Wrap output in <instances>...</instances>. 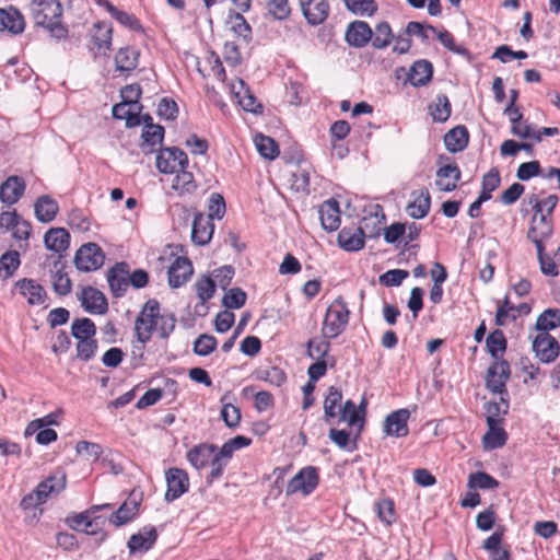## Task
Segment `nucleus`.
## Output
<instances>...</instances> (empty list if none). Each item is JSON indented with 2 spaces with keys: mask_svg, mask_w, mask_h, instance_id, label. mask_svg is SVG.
<instances>
[{
  "mask_svg": "<svg viewBox=\"0 0 560 560\" xmlns=\"http://www.w3.org/2000/svg\"><path fill=\"white\" fill-rule=\"evenodd\" d=\"M535 327L540 332H548V330L560 327V310L548 308L544 311L538 316Z\"/></svg>",
  "mask_w": 560,
  "mask_h": 560,
  "instance_id": "79ce46f5",
  "label": "nucleus"
},
{
  "mask_svg": "<svg viewBox=\"0 0 560 560\" xmlns=\"http://www.w3.org/2000/svg\"><path fill=\"white\" fill-rule=\"evenodd\" d=\"M510 377V365L505 360L494 361L487 371L486 385L493 393H506V381Z\"/></svg>",
  "mask_w": 560,
  "mask_h": 560,
  "instance_id": "1a4fd4ad",
  "label": "nucleus"
},
{
  "mask_svg": "<svg viewBox=\"0 0 560 560\" xmlns=\"http://www.w3.org/2000/svg\"><path fill=\"white\" fill-rule=\"evenodd\" d=\"M195 288L197 296L202 303H205L214 295L215 282L211 277L203 276L196 281Z\"/></svg>",
  "mask_w": 560,
  "mask_h": 560,
  "instance_id": "3c124183",
  "label": "nucleus"
},
{
  "mask_svg": "<svg viewBox=\"0 0 560 560\" xmlns=\"http://www.w3.org/2000/svg\"><path fill=\"white\" fill-rule=\"evenodd\" d=\"M213 456L214 445L210 444L197 445L187 453V459L196 469L206 467Z\"/></svg>",
  "mask_w": 560,
  "mask_h": 560,
  "instance_id": "e433bc0d",
  "label": "nucleus"
},
{
  "mask_svg": "<svg viewBox=\"0 0 560 560\" xmlns=\"http://www.w3.org/2000/svg\"><path fill=\"white\" fill-rule=\"evenodd\" d=\"M104 4V8L110 13V15L116 19L120 24L125 25V26H128L132 30H137L139 27V22L138 20L127 13V12H124V11H120L118 10L117 8H115L108 0H102V2Z\"/></svg>",
  "mask_w": 560,
  "mask_h": 560,
  "instance_id": "8fccbe9b",
  "label": "nucleus"
},
{
  "mask_svg": "<svg viewBox=\"0 0 560 560\" xmlns=\"http://www.w3.org/2000/svg\"><path fill=\"white\" fill-rule=\"evenodd\" d=\"M319 219L324 230L332 232L340 225V209L336 200L329 199L319 208Z\"/></svg>",
  "mask_w": 560,
  "mask_h": 560,
  "instance_id": "a878e982",
  "label": "nucleus"
},
{
  "mask_svg": "<svg viewBox=\"0 0 560 560\" xmlns=\"http://www.w3.org/2000/svg\"><path fill=\"white\" fill-rule=\"evenodd\" d=\"M306 348L307 355L311 359L323 360V358L327 355L330 349V343L326 338L319 341H316L315 339H310L306 343Z\"/></svg>",
  "mask_w": 560,
  "mask_h": 560,
  "instance_id": "680f3d73",
  "label": "nucleus"
},
{
  "mask_svg": "<svg viewBox=\"0 0 560 560\" xmlns=\"http://www.w3.org/2000/svg\"><path fill=\"white\" fill-rule=\"evenodd\" d=\"M155 164L161 173L171 174L176 173L180 168H186L188 158L183 150L176 147L164 148L156 155Z\"/></svg>",
  "mask_w": 560,
  "mask_h": 560,
  "instance_id": "423d86ee",
  "label": "nucleus"
},
{
  "mask_svg": "<svg viewBox=\"0 0 560 560\" xmlns=\"http://www.w3.org/2000/svg\"><path fill=\"white\" fill-rule=\"evenodd\" d=\"M34 211L39 222L48 223L56 218L59 206L51 197L44 195L37 198L34 205Z\"/></svg>",
  "mask_w": 560,
  "mask_h": 560,
  "instance_id": "c756f323",
  "label": "nucleus"
},
{
  "mask_svg": "<svg viewBox=\"0 0 560 560\" xmlns=\"http://www.w3.org/2000/svg\"><path fill=\"white\" fill-rule=\"evenodd\" d=\"M341 399V390L335 386H330L324 400V415L326 419L335 418L338 415L336 408L340 406Z\"/></svg>",
  "mask_w": 560,
  "mask_h": 560,
  "instance_id": "49530a36",
  "label": "nucleus"
},
{
  "mask_svg": "<svg viewBox=\"0 0 560 560\" xmlns=\"http://www.w3.org/2000/svg\"><path fill=\"white\" fill-rule=\"evenodd\" d=\"M44 244L47 249L59 254V257L54 261V267L60 265L62 254L69 248L70 234L63 228H51L44 235Z\"/></svg>",
  "mask_w": 560,
  "mask_h": 560,
  "instance_id": "9b49d317",
  "label": "nucleus"
},
{
  "mask_svg": "<svg viewBox=\"0 0 560 560\" xmlns=\"http://www.w3.org/2000/svg\"><path fill=\"white\" fill-rule=\"evenodd\" d=\"M460 170L455 163L444 165L436 171L435 185L441 191H453L460 179Z\"/></svg>",
  "mask_w": 560,
  "mask_h": 560,
  "instance_id": "5701e85b",
  "label": "nucleus"
},
{
  "mask_svg": "<svg viewBox=\"0 0 560 560\" xmlns=\"http://www.w3.org/2000/svg\"><path fill=\"white\" fill-rule=\"evenodd\" d=\"M158 537V529L154 526L148 525L142 527L138 533L129 537L127 541L129 553L137 555L148 552L155 545Z\"/></svg>",
  "mask_w": 560,
  "mask_h": 560,
  "instance_id": "6e6552de",
  "label": "nucleus"
},
{
  "mask_svg": "<svg viewBox=\"0 0 560 560\" xmlns=\"http://www.w3.org/2000/svg\"><path fill=\"white\" fill-rule=\"evenodd\" d=\"M328 436L340 448H345L350 452L357 448L354 442L352 443V446H350V434L346 430L330 429Z\"/></svg>",
  "mask_w": 560,
  "mask_h": 560,
  "instance_id": "69168bd1",
  "label": "nucleus"
},
{
  "mask_svg": "<svg viewBox=\"0 0 560 560\" xmlns=\"http://www.w3.org/2000/svg\"><path fill=\"white\" fill-rule=\"evenodd\" d=\"M139 51L131 47L120 48L115 56L116 70L119 72H131L138 66Z\"/></svg>",
  "mask_w": 560,
  "mask_h": 560,
  "instance_id": "f704fd0d",
  "label": "nucleus"
},
{
  "mask_svg": "<svg viewBox=\"0 0 560 560\" xmlns=\"http://www.w3.org/2000/svg\"><path fill=\"white\" fill-rule=\"evenodd\" d=\"M318 483V474L315 467L308 466L301 469L288 483L287 494L301 492L310 494Z\"/></svg>",
  "mask_w": 560,
  "mask_h": 560,
  "instance_id": "0eeeda50",
  "label": "nucleus"
},
{
  "mask_svg": "<svg viewBox=\"0 0 560 560\" xmlns=\"http://www.w3.org/2000/svg\"><path fill=\"white\" fill-rule=\"evenodd\" d=\"M300 7L311 25H319L328 18L329 4L326 0H300Z\"/></svg>",
  "mask_w": 560,
  "mask_h": 560,
  "instance_id": "2eb2a0df",
  "label": "nucleus"
},
{
  "mask_svg": "<svg viewBox=\"0 0 560 560\" xmlns=\"http://www.w3.org/2000/svg\"><path fill=\"white\" fill-rule=\"evenodd\" d=\"M394 39L392 28L388 23L381 22L376 25L375 31L372 32V45L374 48L382 49L387 47Z\"/></svg>",
  "mask_w": 560,
  "mask_h": 560,
  "instance_id": "a18cd8bd",
  "label": "nucleus"
},
{
  "mask_svg": "<svg viewBox=\"0 0 560 560\" xmlns=\"http://www.w3.org/2000/svg\"><path fill=\"white\" fill-rule=\"evenodd\" d=\"M433 73L432 63L425 59L416 61L409 69L408 81L413 86L425 85L430 82Z\"/></svg>",
  "mask_w": 560,
  "mask_h": 560,
  "instance_id": "7c9ffc66",
  "label": "nucleus"
},
{
  "mask_svg": "<svg viewBox=\"0 0 560 560\" xmlns=\"http://www.w3.org/2000/svg\"><path fill=\"white\" fill-rule=\"evenodd\" d=\"M468 487L470 489H494L499 481L487 472L478 471L469 475Z\"/></svg>",
  "mask_w": 560,
  "mask_h": 560,
  "instance_id": "09e8293b",
  "label": "nucleus"
},
{
  "mask_svg": "<svg viewBox=\"0 0 560 560\" xmlns=\"http://www.w3.org/2000/svg\"><path fill=\"white\" fill-rule=\"evenodd\" d=\"M506 432L499 427V423L488 425V432L482 438L485 450H495L502 447L506 442Z\"/></svg>",
  "mask_w": 560,
  "mask_h": 560,
  "instance_id": "ea45409f",
  "label": "nucleus"
},
{
  "mask_svg": "<svg viewBox=\"0 0 560 560\" xmlns=\"http://www.w3.org/2000/svg\"><path fill=\"white\" fill-rule=\"evenodd\" d=\"M71 335L78 341L93 339L96 335V326L90 318H75L71 324Z\"/></svg>",
  "mask_w": 560,
  "mask_h": 560,
  "instance_id": "58836bf2",
  "label": "nucleus"
},
{
  "mask_svg": "<svg viewBox=\"0 0 560 560\" xmlns=\"http://www.w3.org/2000/svg\"><path fill=\"white\" fill-rule=\"evenodd\" d=\"M97 350V341L95 338L88 340H80L77 342L75 351L77 358L81 361L88 362L95 357Z\"/></svg>",
  "mask_w": 560,
  "mask_h": 560,
  "instance_id": "052dcab7",
  "label": "nucleus"
},
{
  "mask_svg": "<svg viewBox=\"0 0 560 560\" xmlns=\"http://www.w3.org/2000/svg\"><path fill=\"white\" fill-rule=\"evenodd\" d=\"M231 93L237 100L240 106L246 112L256 113V108L260 107V104L257 103L250 89L242 79H237L231 83Z\"/></svg>",
  "mask_w": 560,
  "mask_h": 560,
  "instance_id": "b1692460",
  "label": "nucleus"
},
{
  "mask_svg": "<svg viewBox=\"0 0 560 560\" xmlns=\"http://www.w3.org/2000/svg\"><path fill=\"white\" fill-rule=\"evenodd\" d=\"M552 230L551 218L545 214L533 215L527 237L535 244L536 252H541L542 241L551 236Z\"/></svg>",
  "mask_w": 560,
  "mask_h": 560,
  "instance_id": "9d476101",
  "label": "nucleus"
},
{
  "mask_svg": "<svg viewBox=\"0 0 560 560\" xmlns=\"http://www.w3.org/2000/svg\"><path fill=\"white\" fill-rule=\"evenodd\" d=\"M350 311L341 298H337L328 307L322 326V335L326 339L338 337L347 327Z\"/></svg>",
  "mask_w": 560,
  "mask_h": 560,
  "instance_id": "7ed1b4c3",
  "label": "nucleus"
},
{
  "mask_svg": "<svg viewBox=\"0 0 560 560\" xmlns=\"http://www.w3.org/2000/svg\"><path fill=\"white\" fill-rule=\"evenodd\" d=\"M257 377L276 386H281L287 380L285 373L278 366L258 370Z\"/></svg>",
  "mask_w": 560,
  "mask_h": 560,
  "instance_id": "5fc2aeb1",
  "label": "nucleus"
},
{
  "mask_svg": "<svg viewBox=\"0 0 560 560\" xmlns=\"http://www.w3.org/2000/svg\"><path fill=\"white\" fill-rule=\"evenodd\" d=\"M217 347V339L207 334L200 335L194 342V352L198 355L206 357L210 354Z\"/></svg>",
  "mask_w": 560,
  "mask_h": 560,
  "instance_id": "bf43d9fd",
  "label": "nucleus"
},
{
  "mask_svg": "<svg viewBox=\"0 0 560 560\" xmlns=\"http://www.w3.org/2000/svg\"><path fill=\"white\" fill-rule=\"evenodd\" d=\"M541 172L540 163L538 161H530L526 163H522L517 171L516 177L520 180H528L534 176H538Z\"/></svg>",
  "mask_w": 560,
  "mask_h": 560,
  "instance_id": "774afa93",
  "label": "nucleus"
},
{
  "mask_svg": "<svg viewBox=\"0 0 560 560\" xmlns=\"http://www.w3.org/2000/svg\"><path fill=\"white\" fill-rule=\"evenodd\" d=\"M385 220V215L375 213H370L369 215L362 218L360 221L359 230L363 236V238H377L381 235L382 226Z\"/></svg>",
  "mask_w": 560,
  "mask_h": 560,
  "instance_id": "c9c22d12",
  "label": "nucleus"
},
{
  "mask_svg": "<svg viewBox=\"0 0 560 560\" xmlns=\"http://www.w3.org/2000/svg\"><path fill=\"white\" fill-rule=\"evenodd\" d=\"M67 485L66 474L58 471L48 476L37 487L24 495L20 502L23 510H32L44 504L49 497L59 494Z\"/></svg>",
  "mask_w": 560,
  "mask_h": 560,
  "instance_id": "f03ea898",
  "label": "nucleus"
},
{
  "mask_svg": "<svg viewBox=\"0 0 560 560\" xmlns=\"http://www.w3.org/2000/svg\"><path fill=\"white\" fill-rule=\"evenodd\" d=\"M365 407V398L362 399L359 407H357L352 400H347L338 412L340 420L347 421L351 427L358 425V434H360L364 425Z\"/></svg>",
  "mask_w": 560,
  "mask_h": 560,
  "instance_id": "4be33fe9",
  "label": "nucleus"
},
{
  "mask_svg": "<svg viewBox=\"0 0 560 560\" xmlns=\"http://www.w3.org/2000/svg\"><path fill=\"white\" fill-rule=\"evenodd\" d=\"M451 115V103L446 95H439L431 110V116L435 121H446Z\"/></svg>",
  "mask_w": 560,
  "mask_h": 560,
  "instance_id": "6e6d98bb",
  "label": "nucleus"
},
{
  "mask_svg": "<svg viewBox=\"0 0 560 560\" xmlns=\"http://www.w3.org/2000/svg\"><path fill=\"white\" fill-rule=\"evenodd\" d=\"M130 272L129 265L127 262H117L114 267H112L107 272V281L110 288L112 293L120 298L122 296L128 287L129 280L128 275Z\"/></svg>",
  "mask_w": 560,
  "mask_h": 560,
  "instance_id": "4468645a",
  "label": "nucleus"
},
{
  "mask_svg": "<svg viewBox=\"0 0 560 560\" xmlns=\"http://www.w3.org/2000/svg\"><path fill=\"white\" fill-rule=\"evenodd\" d=\"M100 520L101 517L98 516L92 517L85 510L84 512L68 517L67 523L73 530H82L88 535H95L96 529H89V526L98 525Z\"/></svg>",
  "mask_w": 560,
  "mask_h": 560,
  "instance_id": "4c0bfd02",
  "label": "nucleus"
},
{
  "mask_svg": "<svg viewBox=\"0 0 560 560\" xmlns=\"http://www.w3.org/2000/svg\"><path fill=\"white\" fill-rule=\"evenodd\" d=\"M409 272L404 269H392L381 275L378 281L385 287H398L407 279Z\"/></svg>",
  "mask_w": 560,
  "mask_h": 560,
  "instance_id": "e2e57ef3",
  "label": "nucleus"
},
{
  "mask_svg": "<svg viewBox=\"0 0 560 560\" xmlns=\"http://www.w3.org/2000/svg\"><path fill=\"white\" fill-rule=\"evenodd\" d=\"M52 288L58 295H67L71 292L72 283L67 272L63 271V267L57 268L52 276Z\"/></svg>",
  "mask_w": 560,
  "mask_h": 560,
  "instance_id": "864d4df0",
  "label": "nucleus"
},
{
  "mask_svg": "<svg viewBox=\"0 0 560 560\" xmlns=\"http://www.w3.org/2000/svg\"><path fill=\"white\" fill-rule=\"evenodd\" d=\"M267 9L277 20H284L290 14L288 0H267Z\"/></svg>",
  "mask_w": 560,
  "mask_h": 560,
  "instance_id": "338daca9",
  "label": "nucleus"
},
{
  "mask_svg": "<svg viewBox=\"0 0 560 560\" xmlns=\"http://www.w3.org/2000/svg\"><path fill=\"white\" fill-rule=\"evenodd\" d=\"M20 254L9 250L0 257V272L4 271V278L11 277L20 266Z\"/></svg>",
  "mask_w": 560,
  "mask_h": 560,
  "instance_id": "603ef678",
  "label": "nucleus"
},
{
  "mask_svg": "<svg viewBox=\"0 0 560 560\" xmlns=\"http://www.w3.org/2000/svg\"><path fill=\"white\" fill-rule=\"evenodd\" d=\"M410 411L408 409H398L389 413L384 420V432L386 435L404 438L408 434V419Z\"/></svg>",
  "mask_w": 560,
  "mask_h": 560,
  "instance_id": "dca6fc26",
  "label": "nucleus"
},
{
  "mask_svg": "<svg viewBox=\"0 0 560 560\" xmlns=\"http://www.w3.org/2000/svg\"><path fill=\"white\" fill-rule=\"evenodd\" d=\"M338 244L348 252H357L363 248L364 238L358 229L343 228L338 234Z\"/></svg>",
  "mask_w": 560,
  "mask_h": 560,
  "instance_id": "473e14b6",
  "label": "nucleus"
},
{
  "mask_svg": "<svg viewBox=\"0 0 560 560\" xmlns=\"http://www.w3.org/2000/svg\"><path fill=\"white\" fill-rule=\"evenodd\" d=\"M141 137L143 140L142 150L145 151V148H149L150 150L152 147L162 142L164 137V128L153 122L147 124Z\"/></svg>",
  "mask_w": 560,
  "mask_h": 560,
  "instance_id": "c03bdc74",
  "label": "nucleus"
},
{
  "mask_svg": "<svg viewBox=\"0 0 560 560\" xmlns=\"http://www.w3.org/2000/svg\"><path fill=\"white\" fill-rule=\"evenodd\" d=\"M159 318V302L149 300L141 308L135 320V331L137 340L145 345L156 329Z\"/></svg>",
  "mask_w": 560,
  "mask_h": 560,
  "instance_id": "20e7f679",
  "label": "nucleus"
},
{
  "mask_svg": "<svg viewBox=\"0 0 560 560\" xmlns=\"http://www.w3.org/2000/svg\"><path fill=\"white\" fill-rule=\"evenodd\" d=\"M28 10L35 24L48 30L52 37L62 39L68 36V27L60 22L62 5L59 0H32Z\"/></svg>",
  "mask_w": 560,
  "mask_h": 560,
  "instance_id": "f257e3e1",
  "label": "nucleus"
},
{
  "mask_svg": "<svg viewBox=\"0 0 560 560\" xmlns=\"http://www.w3.org/2000/svg\"><path fill=\"white\" fill-rule=\"evenodd\" d=\"M347 8L354 14L360 15H372L376 10L377 5L374 0H343Z\"/></svg>",
  "mask_w": 560,
  "mask_h": 560,
  "instance_id": "13d9d810",
  "label": "nucleus"
},
{
  "mask_svg": "<svg viewBox=\"0 0 560 560\" xmlns=\"http://www.w3.org/2000/svg\"><path fill=\"white\" fill-rule=\"evenodd\" d=\"M167 275L170 285L172 288H179L192 275V265L187 257H177L170 266Z\"/></svg>",
  "mask_w": 560,
  "mask_h": 560,
  "instance_id": "aec40b11",
  "label": "nucleus"
},
{
  "mask_svg": "<svg viewBox=\"0 0 560 560\" xmlns=\"http://www.w3.org/2000/svg\"><path fill=\"white\" fill-rule=\"evenodd\" d=\"M141 105L135 101H124L113 106L112 114L116 119H125L126 126L131 128L140 125Z\"/></svg>",
  "mask_w": 560,
  "mask_h": 560,
  "instance_id": "412c9836",
  "label": "nucleus"
},
{
  "mask_svg": "<svg viewBox=\"0 0 560 560\" xmlns=\"http://www.w3.org/2000/svg\"><path fill=\"white\" fill-rule=\"evenodd\" d=\"M138 509L139 502H125L110 515L109 522L115 526L125 525L136 516Z\"/></svg>",
  "mask_w": 560,
  "mask_h": 560,
  "instance_id": "a19ab883",
  "label": "nucleus"
},
{
  "mask_svg": "<svg viewBox=\"0 0 560 560\" xmlns=\"http://www.w3.org/2000/svg\"><path fill=\"white\" fill-rule=\"evenodd\" d=\"M372 39V30L366 22L354 21L349 24L346 40L350 46L364 47Z\"/></svg>",
  "mask_w": 560,
  "mask_h": 560,
  "instance_id": "393cba45",
  "label": "nucleus"
},
{
  "mask_svg": "<svg viewBox=\"0 0 560 560\" xmlns=\"http://www.w3.org/2000/svg\"><path fill=\"white\" fill-rule=\"evenodd\" d=\"M25 182L19 176H9L0 186L1 202L12 206L16 203L25 191Z\"/></svg>",
  "mask_w": 560,
  "mask_h": 560,
  "instance_id": "f3484780",
  "label": "nucleus"
},
{
  "mask_svg": "<svg viewBox=\"0 0 560 560\" xmlns=\"http://www.w3.org/2000/svg\"><path fill=\"white\" fill-rule=\"evenodd\" d=\"M489 353L498 359L506 349V339L501 330L492 331L486 339Z\"/></svg>",
  "mask_w": 560,
  "mask_h": 560,
  "instance_id": "de8ad7c7",
  "label": "nucleus"
},
{
  "mask_svg": "<svg viewBox=\"0 0 560 560\" xmlns=\"http://www.w3.org/2000/svg\"><path fill=\"white\" fill-rule=\"evenodd\" d=\"M167 490L165 500L171 502L178 499L188 491L189 480L185 470L179 468H171L166 472Z\"/></svg>",
  "mask_w": 560,
  "mask_h": 560,
  "instance_id": "f8f14e48",
  "label": "nucleus"
},
{
  "mask_svg": "<svg viewBox=\"0 0 560 560\" xmlns=\"http://www.w3.org/2000/svg\"><path fill=\"white\" fill-rule=\"evenodd\" d=\"M75 451L78 455L84 457L88 460H97L102 454V447L98 444L88 441L78 442Z\"/></svg>",
  "mask_w": 560,
  "mask_h": 560,
  "instance_id": "0e129e2a",
  "label": "nucleus"
},
{
  "mask_svg": "<svg viewBox=\"0 0 560 560\" xmlns=\"http://www.w3.org/2000/svg\"><path fill=\"white\" fill-rule=\"evenodd\" d=\"M247 295L240 288H233L226 291L222 298V304L229 308H241L246 302Z\"/></svg>",
  "mask_w": 560,
  "mask_h": 560,
  "instance_id": "4d7b16f0",
  "label": "nucleus"
},
{
  "mask_svg": "<svg viewBox=\"0 0 560 560\" xmlns=\"http://www.w3.org/2000/svg\"><path fill=\"white\" fill-rule=\"evenodd\" d=\"M533 350L541 362H552L559 353V343L549 332H539L533 340Z\"/></svg>",
  "mask_w": 560,
  "mask_h": 560,
  "instance_id": "ddd939ff",
  "label": "nucleus"
},
{
  "mask_svg": "<svg viewBox=\"0 0 560 560\" xmlns=\"http://www.w3.org/2000/svg\"><path fill=\"white\" fill-rule=\"evenodd\" d=\"M105 255L96 243L83 244L74 255V265L78 270L90 272L104 265Z\"/></svg>",
  "mask_w": 560,
  "mask_h": 560,
  "instance_id": "39448f33",
  "label": "nucleus"
},
{
  "mask_svg": "<svg viewBox=\"0 0 560 560\" xmlns=\"http://www.w3.org/2000/svg\"><path fill=\"white\" fill-rule=\"evenodd\" d=\"M25 22L19 10L10 7L9 9L0 8V32H9L20 34L24 31Z\"/></svg>",
  "mask_w": 560,
  "mask_h": 560,
  "instance_id": "bb28decb",
  "label": "nucleus"
},
{
  "mask_svg": "<svg viewBox=\"0 0 560 560\" xmlns=\"http://www.w3.org/2000/svg\"><path fill=\"white\" fill-rule=\"evenodd\" d=\"M254 142L262 158L275 160L279 155V147L272 138L259 133L255 136Z\"/></svg>",
  "mask_w": 560,
  "mask_h": 560,
  "instance_id": "37998d69",
  "label": "nucleus"
},
{
  "mask_svg": "<svg viewBox=\"0 0 560 560\" xmlns=\"http://www.w3.org/2000/svg\"><path fill=\"white\" fill-rule=\"evenodd\" d=\"M80 300L84 310L91 314L102 315L107 312L108 304L105 295L92 287L82 290Z\"/></svg>",
  "mask_w": 560,
  "mask_h": 560,
  "instance_id": "a211bd4d",
  "label": "nucleus"
},
{
  "mask_svg": "<svg viewBox=\"0 0 560 560\" xmlns=\"http://www.w3.org/2000/svg\"><path fill=\"white\" fill-rule=\"evenodd\" d=\"M413 200L406 207L407 213L413 219L424 218L431 208V196L428 189L412 192Z\"/></svg>",
  "mask_w": 560,
  "mask_h": 560,
  "instance_id": "c85d7f7f",
  "label": "nucleus"
},
{
  "mask_svg": "<svg viewBox=\"0 0 560 560\" xmlns=\"http://www.w3.org/2000/svg\"><path fill=\"white\" fill-rule=\"evenodd\" d=\"M213 223L211 217L203 213H196L191 226V241L196 245H206L210 242L213 234Z\"/></svg>",
  "mask_w": 560,
  "mask_h": 560,
  "instance_id": "6ab92c4d",
  "label": "nucleus"
},
{
  "mask_svg": "<svg viewBox=\"0 0 560 560\" xmlns=\"http://www.w3.org/2000/svg\"><path fill=\"white\" fill-rule=\"evenodd\" d=\"M172 180L171 188L178 196L191 195L197 189V184L191 172L180 168Z\"/></svg>",
  "mask_w": 560,
  "mask_h": 560,
  "instance_id": "72a5a7b5",
  "label": "nucleus"
},
{
  "mask_svg": "<svg viewBox=\"0 0 560 560\" xmlns=\"http://www.w3.org/2000/svg\"><path fill=\"white\" fill-rule=\"evenodd\" d=\"M20 293L27 298L31 305H40L47 296L45 289L33 279H21L15 283Z\"/></svg>",
  "mask_w": 560,
  "mask_h": 560,
  "instance_id": "cd10ccee",
  "label": "nucleus"
},
{
  "mask_svg": "<svg viewBox=\"0 0 560 560\" xmlns=\"http://www.w3.org/2000/svg\"><path fill=\"white\" fill-rule=\"evenodd\" d=\"M469 135L464 126H456L444 136V144L450 152H460L468 144Z\"/></svg>",
  "mask_w": 560,
  "mask_h": 560,
  "instance_id": "2f4dec72",
  "label": "nucleus"
}]
</instances>
